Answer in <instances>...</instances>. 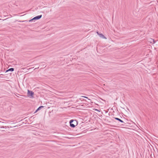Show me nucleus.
<instances>
[{
  "label": "nucleus",
  "instance_id": "nucleus-1",
  "mask_svg": "<svg viewBox=\"0 0 158 158\" xmlns=\"http://www.w3.org/2000/svg\"><path fill=\"white\" fill-rule=\"evenodd\" d=\"M69 123L70 126L72 127H74L77 125V122L76 120H71Z\"/></svg>",
  "mask_w": 158,
  "mask_h": 158
},
{
  "label": "nucleus",
  "instance_id": "nucleus-2",
  "mask_svg": "<svg viewBox=\"0 0 158 158\" xmlns=\"http://www.w3.org/2000/svg\"><path fill=\"white\" fill-rule=\"evenodd\" d=\"M42 16V15H38L37 16H36L34 17L33 18L31 19L29 21V22H32L34 20H38V19H40L41 18Z\"/></svg>",
  "mask_w": 158,
  "mask_h": 158
},
{
  "label": "nucleus",
  "instance_id": "nucleus-3",
  "mask_svg": "<svg viewBox=\"0 0 158 158\" xmlns=\"http://www.w3.org/2000/svg\"><path fill=\"white\" fill-rule=\"evenodd\" d=\"M27 94L28 95H30L31 96L33 95L34 93L32 91H30L29 90H28Z\"/></svg>",
  "mask_w": 158,
  "mask_h": 158
},
{
  "label": "nucleus",
  "instance_id": "nucleus-4",
  "mask_svg": "<svg viewBox=\"0 0 158 158\" xmlns=\"http://www.w3.org/2000/svg\"><path fill=\"white\" fill-rule=\"evenodd\" d=\"M114 119H115L118 121H119L120 122H121L122 123H124V122L123 121H122V120H121V119H120L118 118H116V117H114Z\"/></svg>",
  "mask_w": 158,
  "mask_h": 158
},
{
  "label": "nucleus",
  "instance_id": "nucleus-5",
  "mask_svg": "<svg viewBox=\"0 0 158 158\" xmlns=\"http://www.w3.org/2000/svg\"><path fill=\"white\" fill-rule=\"evenodd\" d=\"M99 37L101 38H102L103 39H106V38L105 37L102 33H100V34H99Z\"/></svg>",
  "mask_w": 158,
  "mask_h": 158
},
{
  "label": "nucleus",
  "instance_id": "nucleus-6",
  "mask_svg": "<svg viewBox=\"0 0 158 158\" xmlns=\"http://www.w3.org/2000/svg\"><path fill=\"white\" fill-rule=\"evenodd\" d=\"M14 69L13 68H11L8 69V70H7L6 71V72H7L9 71H10L11 72H12L14 71Z\"/></svg>",
  "mask_w": 158,
  "mask_h": 158
},
{
  "label": "nucleus",
  "instance_id": "nucleus-7",
  "mask_svg": "<svg viewBox=\"0 0 158 158\" xmlns=\"http://www.w3.org/2000/svg\"><path fill=\"white\" fill-rule=\"evenodd\" d=\"M44 106H40L38 108V110H40L41 108H44Z\"/></svg>",
  "mask_w": 158,
  "mask_h": 158
},
{
  "label": "nucleus",
  "instance_id": "nucleus-8",
  "mask_svg": "<svg viewBox=\"0 0 158 158\" xmlns=\"http://www.w3.org/2000/svg\"><path fill=\"white\" fill-rule=\"evenodd\" d=\"M151 41H152L153 42V44H154L155 43V41L153 39H151Z\"/></svg>",
  "mask_w": 158,
  "mask_h": 158
},
{
  "label": "nucleus",
  "instance_id": "nucleus-9",
  "mask_svg": "<svg viewBox=\"0 0 158 158\" xmlns=\"http://www.w3.org/2000/svg\"><path fill=\"white\" fill-rule=\"evenodd\" d=\"M38 110V109L36 110L35 111V113H36V112H37V111L38 110Z\"/></svg>",
  "mask_w": 158,
  "mask_h": 158
},
{
  "label": "nucleus",
  "instance_id": "nucleus-10",
  "mask_svg": "<svg viewBox=\"0 0 158 158\" xmlns=\"http://www.w3.org/2000/svg\"><path fill=\"white\" fill-rule=\"evenodd\" d=\"M38 110V109L36 110L35 111V113H36V112H37V111L38 110Z\"/></svg>",
  "mask_w": 158,
  "mask_h": 158
},
{
  "label": "nucleus",
  "instance_id": "nucleus-11",
  "mask_svg": "<svg viewBox=\"0 0 158 158\" xmlns=\"http://www.w3.org/2000/svg\"><path fill=\"white\" fill-rule=\"evenodd\" d=\"M97 34L98 35H99V34H100V33L98 32V31H97Z\"/></svg>",
  "mask_w": 158,
  "mask_h": 158
},
{
  "label": "nucleus",
  "instance_id": "nucleus-12",
  "mask_svg": "<svg viewBox=\"0 0 158 158\" xmlns=\"http://www.w3.org/2000/svg\"><path fill=\"white\" fill-rule=\"evenodd\" d=\"M82 97H84L85 98H87V99L88 98L87 97H85V96H82Z\"/></svg>",
  "mask_w": 158,
  "mask_h": 158
},
{
  "label": "nucleus",
  "instance_id": "nucleus-13",
  "mask_svg": "<svg viewBox=\"0 0 158 158\" xmlns=\"http://www.w3.org/2000/svg\"><path fill=\"white\" fill-rule=\"evenodd\" d=\"M95 110H96V111H99V110H97V109H95Z\"/></svg>",
  "mask_w": 158,
  "mask_h": 158
}]
</instances>
